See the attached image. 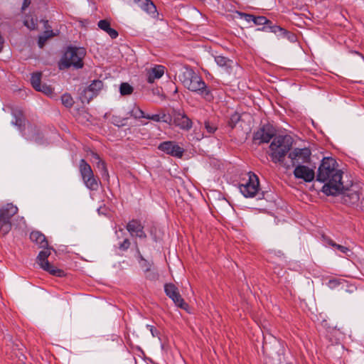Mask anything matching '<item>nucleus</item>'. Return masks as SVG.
Segmentation results:
<instances>
[{
  "instance_id": "17",
  "label": "nucleus",
  "mask_w": 364,
  "mask_h": 364,
  "mask_svg": "<svg viewBox=\"0 0 364 364\" xmlns=\"http://www.w3.org/2000/svg\"><path fill=\"white\" fill-rule=\"evenodd\" d=\"M268 32L274 33L279 38H285L291 43H294L297 41L295 33L273 23L272 26H269Z\"/></svg>"
},
{
  "instance_id": "47",
  "label": "nucleus",
  "mask_w": 364,
  "mask_h": 364,
  "mask_svg": "<svg viewBox=\"0 0 364 364\" xmlns=\"http://www.w3.org/2000/svg\"><path fill=\"white\" fill-rule=\"evenodd\" d=\"M43 36H44V41H46L49 38L54 36V33L52 30H47L44 31Z\"/></svg>"
},
{
  "instance_id": "30",
  "label": "nucleus",
  "mask_w": 364,
  "mask_h": 364,
  "mask_svg": "<svg viewBox=\"0 0 364 364\" xmlns=\"http://www.w3.org/2000/svg\"><path fill=\"white\" fill-rule=\"evenodd\" d=\"M31 83L32 87L36 90H40L41 85V73H34L31 77Z\"/></svg>"
},
{
  "instance_id": "46",
  "label": "nucleus",
  "mask_w": 364,
  "mask_h": 364,
  "mask_svg": "<svg viewBox=\"0 0 364 364\" xmlns=\"http://www.w3.org/2000/svg\"><path fill=\"white\" fill-rule=\"evenodd\" d=\"M90 155L92 156V162L97 164V161H101V158L100 157V155L97 154L96 152L91 151Z\"/></svg>"
},
{
  "instance_id": "9",
  "label": "nucleus",
  "mask_w": 364,
  "mask_h": 364,
  "mask_svg": "<svg viewBox=\"0 0 364 364\" xmlns=\"http://www.w3.org/2000/svg\"><path fill=\"white\" fill-rule=\"evenodd\" d=\"M164 291L166 295L173 301L176 306L188 311L189 306L182 298L178 287L175 284L172 283L166 284L164 285Z\"/></svg>"
},
{
  "instance_id": "41",
  "label": "nucleus",
  "mask_w": 364,
  "mask_h": 364,
  "mask_svg": "<svg viewBox=\"0 0 364 364\" xmlns=\"http://www.w3.org/2000/svg\"><path fill=\"white\" fill-rule=\"evenodd\" d=\"M242 18H244L247 22L252 21L254 23L255 20V15L250 14H245V13H241L240 14Z\"/></svg>"
},
{
  "instance_id": "18",
  "label": "nucleus",
  "mask_w": 364,
  "mask_h": 364,
  "mask_svg": "<svg viewBox=\"0 0 364 364\" xmlns=\"http://www.w3.org/2000/svg\"><path fill=\"white\" fill-rule=\"evenodd\" d=\"M139 7L149 16L155 19H159V12L155 4L151 0H134Z\"/></svg>"
},
{
  "instance_id": "13",
  "label": "nucleus",
  "mask_w": 364,
  "mask_h": 364,
  "mask_svg": "<svg viewBox=\"0 0 364 364\" xmlns=\"http://www.w3.org/2000/svg\"><path fill=\"white\" fill-rule=\"evenodd\" d=\"M126 229L132 237H139L144 240L147 235L144 231V226L138 219L131 220L126 225Z\"/></svg>"
},
{
  "instance_id": "33",
  "label": "nucleus",
  "mask_w": 364,
  "mask_h": 364,
  "mask_svg": "<svg viewBox=\"0 0 364 364\" xmlns=\"http://www.w3.org/2000/svg\"><path fill=\"white\" fill-rule=\"evenodd\" d=\"M36 91L42 92L50 97H53L55 95L53 88L51 86L46 84L41 85L40 90H37Z\"/></svg>"
},
{
  "instance_id": "20",
  "label": "nucleus",
  "mask_w": 364,
  "mask_h": 364,
  "mask_svg": "<svg viewBox=\"0 0 364 364\" xmlns=\"http://www.w3.org/2000/svg\"><path fill=\"white\" fill-rule=\"evenodd\" d=\"M30 239L41 248L45 249L48 246L46 236L39 231H32L30 234Z\"/></svg>"
},
{
  "instance_id": "22",
  "label": "nucleus",
  "mask_w": 364,
  "mask_h": 364,
  "mask_svg": "<svg viewBox=\"0 0 364 364\" xmlns=\"http://www.w3.org/2000/svg\"><path fill=\"white\" fill-rule=\"evenodd\" d=\"M254 23L255 25L263 26L262 28H257V31L268 32L269 26H272V21L267 19L265 16H255Z\"/></svg>"
},
{
  "instance_id": "14",
  "label": "nucleus",
  "mask_w": 364,
  "mask_h": 364,
  "mask_svg": "<svg viewBox=\"0 0 364 364\" xmlns=\"http://www.w3.org/2000/svg\"><path fill=\"white\" fill-rule=\"evenodd\" d=\"M158 149L177 158H181L184 152V149L173 141H166L160 143Z\"/></svg>"
},
{
  "instance_id": "26",
  "label": "nucleus",
  "mask_w": 364,
  "mask_h": 364,
  "mask_svg": "<svg viewBox=\"0 0 364 364\" xmlns=\"http://www.w3.org/2000/svg\"><path fill=\"white\" fill-rule=\"evenodd\" d=\"M103 87V82L100 80H93L91 84L87 87L90 92L95 94V97L99 94V92Z\"/></svg>"
},
{
  "instance_id": "51",
  "label": "nucleus",
  "mask_w": 364,
  "mask_h": 364,
  "mask_svg": "<svg viewBox=\"0 0 364 364\" xmlns=\"http://www.w3.org/2000/svg\"><path fill=\"white\" fill-rule=\"evenodd\" d=\"M360 209L364 211V198H363L361 200H360Z\"/></svg>"
},
{
  "instance_id": "4",
  "label": "nucleus",
  "mask_w": 364,
  "mask_h": 364,
  "mask_svg": "<svg viewBox=\"0 0 364 364\" xmlns=\"http://www.w3.org/2000/svg\"><path fill=\"white\" fill-rule=\"evenodd\" d=\"M86 54L83 48L69 46L62 56L58 67L60 70L73 67L75 69L82 68L84 65L83 58Z\"/></svg>"
},
{
  "instance_id": "23",
  "label": "nucleus",
  "mask_w": 364,
  "mask_h": 364,
  "mask_svg": "<svg viewBox=\"0 0 364 364\" xmlns=\"http://www.w3.org/2000/svg\"><path fill=\"white\" fill-rule=\"evenodd\" d=\"M79 168L82 180L85 179L87 177L92 176L94 174L91 168V166L89 164L87 163V161L85 159H81L80 161Z\"/></svg>"
},
{
  "instance_id": "43",
  "label": "nucleus",
  "mask_w": 364,
  "mask_h": 364,
  "mask_svg": "<svg viewBox=\"0 0 364 364\" xmlns=\"http://www.w3.org/2000/svg\"><path fill=\"white\" fill-rule=\"evenodd\" d=\"M146 275V278L149 279V280H156L158 279V274L156 273V272H151V270L149 272H145Z\"/></svg>"
},
{
  "instance_id": "49",
  "label": "nucleus",
  "mask_w": 364,
  "mask_h": 364,
  "mask_svg": "<svg viewBox=\"0 0 364 364\" xmlns=\"http://www.w3.org/2000/svg\"><path fill=\"white\" fill-rule=\"evenodd\" d=\"M46 41H44V36H40L38 39V45L40 48H43Z\"/></svg>"
},
{
  "instance_id": "31",
  "label": "nucleus",
  "mask_w": 364,
  "mask_h": 364,
  "mask_svg": "<svg viewBox=\"0 0 364 364\" xmlns=\"http://www.w3.org/2000/svg\"><path fill=\"white\" fill-rule=\"evenodd\" d=\"M62 104L68 108H70L74 105L73 97L69 93H65L61 96Z\"/></svg>"
},
{
  "instance_id": "2",
  "label": "nucleus",
  "mask_w": 364,
  "mask_h": 364,
  "mask_svg": "<svg viewBox=\"0 0 364 364\" xmlns=\"http://www.w3.org/2000/svg\"><path fill=\"white\" fill-rule=\"evenodd\" d=\"M178 79L183 87L189 91L198 94L208 102L213 100L211 87L208 86L202 77L190 66L185 65L181 68Z\"/></svg>"
},
{
  "instance_id": "6",
  "label": "nucleus",
  "mask_w": 364,
  "mask_h": 364,
  "mask_svg": "<svg viewBox=\"0 0 364 364\" xmlns=\"http://www.w3.org/2000/svg\"><path fill=\"white\" fill-rule=\"evenodd\" d=\"M50 255V251L49 248H45V250L41 251L38 253V255L36 258L37 263L43 269L44 271L48 272L49 274L53 276H56L58 277H63L65 275V272L55 267L53 264H50L48 258Z\"/></svg>"
},
{
  "instance_id": "36",
  "label": "nucleus",
  "mask_w": 364,
  "mask_h": 364,
  "mask_svg": "<svg viewBox=\"0 0 364 364\" xmlns=\"http://www.w3.org/2000/svg\"><path fill=\"white\" fill-rule=\"evenodd\" d=\"M139 257L140 259L141 266L144 269V272H149L151 270L152 263L145 259L140 254Z\"/></svg>"
},
{
  "instance_id": "16",
  "label": "nucleus",
  "mask_w": 364,
  "mask_h": 364,
  "mask_svg": "<svg viewBox=\"0 0 364 364\" xmlns=\"http://www.w3.org/2000/svg\"><path fill=\"white\" fill-rule=\"evenodd\" d=\"M294 176L297 179H301L306 183H309L314 181L315 172L313 168L305 165H297L294 170Z\"/></svg>"
},
{
  "instance_id": "28",
  "label": "nucleus",
  "mask_w": 364,
  "mask_h": 364,
  "mask_svg": "<svg viewBox=\"0 0 364 364\" xmlns=\"http://www.w3.org/2000/svg\"><path fill=\"white\" fill-rule=\"evenodd\" d=\"M94 97H95V94L86 87L80 92V100L82 103H89Z\"/></svg>"
},
{
  "instance_id": "40",
  "label": "nucleus",
  "mask_w": 364,
  "mask_h": 364,
  "mask_svg": "<svg viewBox=\"0 0 364 364\" xmlns=\"http://www.w3.org/2000/svg\"><path fill=\"white\" fill-rule=\"evenodd\" d=\"M131 242L128 238H125L122 242L119 243V249L122 251L127 250L130 247Z\"/></svg>"
},
{
  "instance_id": "21",
  "label": "nucleus",
  "mask_w": 364,
  "mask_h": 364,
  "mask_svg": "<svg viewBox=\"0 0 364 364\" xmlns=\"http://www.w3.org/2000/svg\"><path fill=\"white\" fill-rule=\"evenodd\" d=\"M215 61L218 65L223 68L226 72L230 73L232 70L233 61L225 56L218 55L215 57Z\"/></svg>"
},
{
  "instance_id": "10",
  "label": "nucleus",
  "mask_w": 364,
  "mask_h": 364,
  "mask_svg": "<svg viewBox=\"0 0 364 364\" xmlns=\"http://www.w3.org/2000/svg\"><path fill=\"white\" fill-rule=\"evenodd\" d=\"M311 151L309 148H295L289 153L288 157L291 159L293 166L304 165L311 161Z\"/></svg>"
},
{
  "instance_id": "3",
  "label": "nucleus",
  "mask_w": 364,
  "mask_h": 364,
  "mask_svg": "<svg viewBox=\"0 0 364 364\" xmlns=\"http://www.w3.org/2000/svg\"><path fill=\"white\" fill-rule=\"evenodd\" d=\"M293 139L289 135H279L274 137L269 145L270 157L273 163H282L287 154L290 151Z\"/></svg>"
},
{
  "instance_id": "25",
  "label": "nucleus",
  "mask_w": 364,
  "mask_h": 364,
  "mask_svg": "<svg viewBox=\"0 0 364 364\" xmlns=\"http://www.w3.org/2000/svg\"><path fill=\"white\" fill-rule=\"evenodd\" d=\"M129 113L132 117L136 119H146V116L144 112L136 104L133 105Z\"/></svg>"
},
{
  "instance_id": "42",
  "label": "nucleus",
  "mask_w": 364,
  "mask_h": 364,
  "mask_svg": "<svg viewBox=\"0 0 364 364\" xmlns=\"http://www.w3.org/2000/svg\"><path fill=\"white\" fill-rule=\"evenodd\" d=\"M338 250H339L341 252L345 254L346 255L348 256V253L350 252V250L346 247L341 245H337L336 247Z\"/></svg>"
},
{
  "instance_id": "5",
  "label": "nucleus",
  "mask_w": 364,
  "mask_h": 364,
  "mask_svg": "<svg viewBox=\"0 0 364 364\" xmlns=\"http://www.w3.org/2000/svg\"><path fill=\"white\" fill-rule=\"evenodd\" d=\"M240 193L245 198L257 197L258 200L265 198V195L268 192H259V181L258 176L252 173H248V180L245 183L239 185Z\"/></svg>"
},
{
  "instance_id": "27",
  "label": "nucleus",
  "mask_w": 364,
  "mask_h": 364,
  "mask_svg": "<svg viewBox=\"0 0 364 364\" xmlns=\"http://www.w3.org/2000/svg\"><path fill=\"white\" fill-rule=\"evenodd\" d=\"M96 166L100 172L103 179L109 181V175L105 161H97Z\"/></svg>"
},
{
  "instance_id": "8",
  "label": "nucleus",
  "mask_w": 364,
  "mask_h": 364,
  "mask_svg": "<svg viewBox=\"0 0 364 364\" xmlns=\"http://www.w3.org/2000/svg\"><path fill=\"white\" fill-rule=\"evenodd\" d=\"M18 212V208L13 203L1 207V235L7 234L11 229V218Z\"/></svg>"
},
{
  "instance_id": "19",
  "label": "nucleus",
  "mask_w": 364,
  "mask_h": 364,
  "mask_svg": "<svg viewBox=\"0 0 364 364\" xmlns=\"http://www.w3.org/2000/svg\"><path fill=\"white\" fill-rule=\"evenodd\" d=\"M165 67L164 65H157L147 71V82L152 84L156 80L160 79L164 74Z\"/></svg>"
},
{
  "instance_id": "35",
  "label": "nucleus",
  "mask_w": 364,
  "mask_h": 364,
  "mask_svg": "<svg viewBox=\"0 0 364 364\" xmlns=\"http://www.w3.org/2000/svg\"><path fill=\"white\" fill-rule=\"evenodd\" d=\"M346 281L344 279H330L328 283H327V286L330 288V289H335L336 287H338V286H340L341 284H343Z\"/></svg>"
},
{
  "instance_id": "34",
  "label": "nucleus",
  "mask_w": 364,
  "mask_h": 364,
  "mask_svg": "<svg viewBox=\"0 0 364 364\" xmlns=\"http://www.w3.org/2000/svg\"><path fill=\"white\" fill-rule=\"evenodd\" d=\"M240 120V115L238 113L235 112L232 114L228 122V127L232 129H234Z\"/></svg>"
},
{
  "instance_id": "50",
  "label": "nucleus",
  "mask_w": 364,
  "mask_h": 364,
  "mask_svg": "<svg viewBox=\"0 0 364 364\" xmlns=\"http://www.w3.org/2000/svg\"><path fill=\"white\" fill-rule=\"evenodd\" d=\"M328 245H331V247H336L337 245L333 240H329L328 242Z\"/></svg>"
},
{
  "instance_id": "29",
  "label": "nucleus",
  "mask_w": 364,
  "mask_h": 364,
  "mask_svg": "<svg viewBox=\"0 0 364 364\" xmlns=\"http://www.w3.org/2000/svg\"><path fill=\"white\" fill-rule=\"evenodd\" d=\"M83 181L87 188L92 191H96L99 188V184L97 180L95 178L93 175L91 177H87L85 179H83Z\"/></svg>"
},
{
  "instance_id": "24",
  "label": "nucleus",
  "mask_w": 364,
  "mask_h": 364,
  "mask_svg": "<svg viewBox=\"0 0 364 364\" xmlns=\"http://www.w3.org/2000/svg\"><path fill=\"white\" fill-rule=\"evenodd\" d=\"M146 119L152 120L156 122H164L168 124H171L172 121V117L170 116H167L165 113L146 114Z\"/></svg>"
},
{
  "instance_id": "45",
  "label": "nucleus",
  "mask_w": 364,
  "mask_h": 364,
  "mask_svg": "<svg viewBox=\"0 0 364 364\" xmlns=\"http://www.w3.org/2000/svg\"><path fill=\"white\" fill-rule=\"evenodd\" d=\"M107 34L112 38L114 39L118 36V32L111 27L106 31Z\"/></svg>"
},
{
  "instance_id": "38",
  "label": "nucleus",
  "mask_w": 364,
  "mask_h": 364,
  "mask_svg": "<svg viewBox=\"0 0 364 364\" xmlns=\"http://www.w3.org/2000/svg\"><path fill=\"white\" fill-rule=\"evenodd\" d=\"M204 125L206 131L209 134H213L218 129L217 126L214 123L208 120L205 122Z\"/></svg>"
},
{
  "instance_id": "37",
  "label": "nucleus",
  "mask_w": 364,
  "mask_h": 364,
  "mask_svg": "<svg viewBox=\"0 0 364 364\" xmlns=\"http://www.w3.org/2000/svg\"><path fill=\"white\" fill-rule=\"evenodd\" d=\"M24 25L30 30H34L37 27V20H34L33 18H27L24 21Z\"/></svg>"
},
{
  "instance_id": "44",
  "label": "nucleus",
  "mask_w": 364,
  "mask_h": 364,
  "mask_svg": "<svg viewBox=\"0 0 364 364\" xmlns=\"http://www.w3.org/2000/svg\"><path fill=\"white\" fill-rule=\"evenodd\" d=\"M146 328L150 331L153 337H157L159 335V331L151 325H146Z\"/></svg>"
},
{
  "instance_id": "32",
  "label": "nucleus",
  "mask_w": 364,
  "mask_h": 364,
  "mask_svg": "<svg viewBox=\"0 0 364 364\" xmlns=\"http://www.w3.org/2000/svg\"><path fill=\"white\" fill-rule=\"evenodd\" d=\"M134 91L133 87L127 82H122L119 87V92L122 95H131Z\"/></svg>"
},
{
  "instance_id": "7",
  "label": "nucleus",
  "mask_w": 364,
  "mask_h": 364,
  "mask_svg": "<svg viewBox=\"0 0 364 364\" xmlns=\"http://www.w3.org/2000/svg\"><path fill=\"white\" fill-rule=\"evenodd\" d=\"M341 195V202L348 206H358V202L360 200V188L356 185H352L350 188H344L337 194Z\"/></svg>"
},
{
  "instance_id": "15",
  "label": "nucleus",
  "mask_w": 364,
  "mask_h": 364,
  "mask_svg": "<svg viewBox=\"0 0 364 364\" xmlns=\"http://www.w3.org/2000/svg\"><path fill=\"white\" fill-rule=\"evenodd\" d=\"M6 109L10 110L11 114L13 116L11 123L18 127L21 131L23 130L25 128L26 119L23 109L18 106H11L7 107Z\"/></svg>"
},
{
  "instance_id": "11",
  "label": "nucleus",
  "mask_w": 364,
  "mask_h": 364,
  "mask_svg": "<svg viewBox=\"0 0 364 364\" xmlns=\"http://www.w3.org/2000/svg\"><path fill=\"white\" fill-rule=\"evenodd\" d=\"M274 130L269 124H265L261 127L253 134L252 140L255 143L260 144L268 143L272 139H274Z\"/></svg>"
},
{
  "instance_id": "39",
  "label": "nucleus",
  "mask_w": 364,
  "mask_h": 364,
  "mask_svg": "<svg viewBox=\"0 0 364 364\" xmlns=\"http://www.w3.org/2000/svg\"><path fill=\"white\" fill-rule=\"evenodd\" d=\"M97 25L100 29L105 32L110 28V22L106 19L100 20Z\"/></svg>"
},
{
  "instance_id": "12",
  "label": "nucleus",
  "mask_w": 364,
  "mask_h": 364,
  "mask_svg": "<svg viewBox=\"0 0 364 364\" xmlns=\"http://www.w3.org/2000/svg\"><path fill=\"white\" fill-rule=\"evenodd\" d=\"M173 124L182 130L189 131L193 127L192 120L181 110H173Z\"/></svg>"
},
{
  "instance_id": "1",
  "label": "nucleus",
  "mask_w": 364,
  "mask_h": 364,
  "mask_svg": "<svg viewBox=\"0 0 364 364\" xmlns=\"http://www.w3.org/2000/svg\"><path fill=\"white\" fill-rule=\"evenodd\" d=\"M337 162L331 157H325L318 168L316 180L326 183L323 192L327 196H336L343 188L342 172L336 168Z\"/></svg>"
},
{
  "instance_id": "48",
  "label": "nucleus",
  "mask_w": 364,
  "mask_h": 364,
  "mask_svg": "<svg viewBox=\"0 0 364 364\" xmlns=\"http://www.w3.org/2000/svg\"><path fill=\"white\" fill-rule=\"evenodd\" d=\"M31 4V0H23L21 9L22 11H24L26 8L28 7V6Z\"/></svg>"
}]
</instances>
